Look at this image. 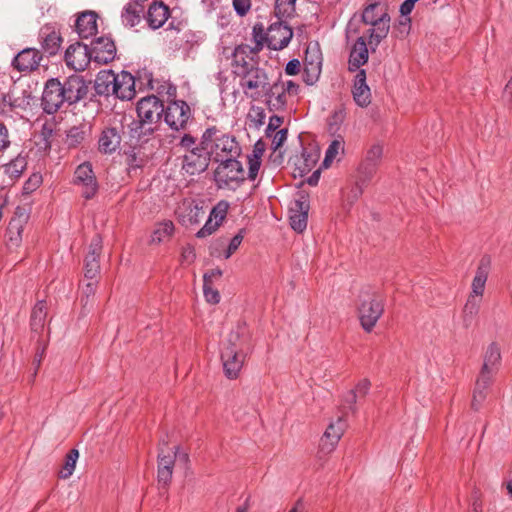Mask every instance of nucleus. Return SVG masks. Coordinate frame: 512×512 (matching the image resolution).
Masks as SVG:
<instances>
[{
    "label": "nucleus",
    "mask_w": 512,
    "mask_h": 512,
    "mask_svg": "<svg viewBox=\"0 0 512 512\" xmlns=\"http://www.w3.org/2000/svg\"><path fill=\"white\" fill-rule=\"evenodd\" d=\"M501 349L496 342L490 343L483 355V364L477 377L471 407L479 410L481 404L486 399L487 390L491 386L493 379L501 366Z\"/></svg>",
    "instance_id": "obj_1"
},
{
    "label": "nucleus",
    "mask_w": 512,
    "mask_h": 512,
    "mask_svg": "<svg viewBox=\"0 0 512 512\" xmlns=\"http://www.w3.org/2000/svg\"><path fill=\"white\" fill-rule=\"evenodd\" d=\"M202 144L206 146L211 160L215 163L226 158H239L241 146L236 138L224 133L216 126H210L202 133Z\"/></svg>",
    "instance_id": "obj_2"
},
{
    "label": "nucleus",
    "mask_w": 512,
    "mask_h": 512,
    "mask_svg": "<svg viewBox=\"0 0 512 512\" xmlns=\"http://www.w3.org/2000/svg\"><path fill=\"white\" fill-rule=\"evenodd\" d=\"M359 320L366 332H371L384 313V297L376 290L366 287L359 295Z\"/></svg>",
    "instance_id": "obj_3"
},
{
    "label": "nucleus",
    "mask_w": 512,
    "mask_h": 512,
    "mask_svg": "<svg viewBox=\"0 0 512 512\" xmlns=\"http://www.w3.org/2000/svg\"><path fill=\"white\" fill-rule=\"evenodd\" d=\"M378 6L377 3H370L362 13V21L372 26V28L367 31V34L368 44L373 52L381 41L387 37L390 30V16L387 13L377 15L375 10Z\"/></svg>",
    "instance_id": "obj_4"
},
{
    "label": "nucleus",
    "mask_w": 512,
    "mask_h": 512,
    "mask_svg": "<svg viewBox=\"0 0 512 512\" xmlns=\"http://www.w3.org/2000/svg\"><path fill=\"white\" fill-rule=\"evenodd\" d=\"M245 172L238 158H226L218 162L214 171V180L219 188H231L239 186L245 181Z\"/></svg>",
    "instance_id": "obj_5"
},
{
    "label": "nucleus",
    "mask_w": 512,
    "mask_h": 512,
    "mask_svg": "<svg viewBox=\"0 0 512 512\" xmlns=\"http://www.w3.org/2000/svg\"><path fill=\"white\" fill-rule=\"evenodd\" d=\"M239 78L244 93L252 98H258L260 93H263L269 85L267 72L260 68L258 64L243 73Z\"/></svg>",
    "instance_id": "obj_6"
},
{
    "label": "nucleus",
    "mask_w": 512,
    "mask_h": 512,
    "mask_svg": "<svg viewBox=\"0 0 512 512\" xmlns=\"http://www.w3.org/2000/svg\"><path fill=\"white\" fill-rule=\"evenodd\" d=\"M164 121L173 130L179 131L186 128L192 116L190 106L183 100H175L164 107Z\"/></svg>",
    "instance_id": "obj_7"
},
{
    "label": "nucleus",
    "mask_w": 512,
    "mask_h": 512,
    "mask_svg": "<svg viewBox=\"0 0 512 512\" xmlns=\"http://www.w3.org/2000/svg\"><path fill=\"white\" fill-rule=\"evenodd\" d=\"M210 161L211 157L206 146L202 144L201 138L198 148L182 156V170L191 176L199 175L208 169Z\"/></svg>",
    "instance_id": "obj_8"
},
{
    "label": "nucleus",
    "mask_w": 512,
    "mask_h": 512,
    "mask_svg": "<svg viewBox=\"0 0 512 512\" xmlns=\"http://www.w3.org/2000/svg\"><path fill=\"white\" fill-rule=\"evenodd\" d=\"M267 35L268 49L280 51L289 45L293 37V30L282 19H279L268 26Z\"/></svg>",
    "instance_id": "obj_9"
},
{
    "label": "nucleus",
    "mask_w": 512,
    "mask_h": 512,
    "mask_svg": "<svg viewBox=\"0 0 512 512\" xmlns=\"http://www.w3.org/2000/svg\"><path fill=\"white\" fill-rule=\"evenodd\" d=\"M64 60L70 69L74 71H84L90 62L93 61V58L86 44L76 42L66 49Z\"/></svg>",
    "instance_id": "obj_10"
},
{
    "label": "nucleus",
    "mask_w": 512,
    "mask_h": 512,
    "mask_svg": "<svg viewBox=\"0 0 512 512\" xmlns=\"http://www.w3.org/2000/svg\"><path fill=\"white\" fill-rule=\"evenodd\" d=\"M136 111L139 119L152 122L159 126L160 119L164 112V104L157 96L150 95L138 101Z\"/></svg>",
    "instance_id": "obj_11"
},
{
    "label": "nucleus",
    "mask_w": 512,
    "mask_h": 512,
    "mask_svg": "<svg viewBox=\"0 0 512 512\" xmlns=\"http://www.w3.org/2000/svg\"><path fill=\"white\" fill-rule=\"evenodd\" d=\"M74 183L82 186V196L92 199L98 191V183L89 162L80 164L74 172Z\"/></svg>",
    "instance_id": "obj_12"
},
{
    "label": "nucleus",
    "mask_w": 512,
    "mask_h": 512,
    "mask_svg": "<svg viewBox=\"0 0 512 512\" xmlns=\"http://www.w3.org/2000/svg\"><path fill=\"white\" fill-rule=\"evenodd\" d=\"M309 208V199L305 195H300L299 198L291 202L289 207V220L291 228L294 231L302 233L306 229Z\"/></svg>",
    "instance_id": "obj_13"
},
{
    "label": "nucleus",
    "mask_w": 512,
    "mask_h": 512,
    "mask_svg": "<svg viewBox=\"0 0 512 512\" xmlns=\"http://www.w3.org/2000/svg\"><path fill=\"white\" fill-rule=\"evenodd\" d=\"M173 454L165 455L163 449H159L157 457V482L160 488L167 489L171 483L175 460L180 447L174 448Z\"/></svg>",
    "instance_id": "obj_14"
},
{
    "label": "nucleus",
    "mask_w": 512,
    "mask_h": 512,
    "mask_svg": "<svg viewBox=\"0 0 512 512\" xmlns=\"http://www.w3.org/2000/svg\"><path fill=\"white\" fill-rule=\"evenodd\" d=\"M222 349L249 353L252 350L251 334L245 323H238L230 333Z\"/></svg>",
    "instance_id": "obj_15"
},
{
    "label": "nucleus",
    "mask_w": 512,
    "mask_h": 512,
    "mask_svg": "<svg viewBox=\"0 0 512 512\" xmlns=\"http://www.w3.org/2000/svg\"><path fill=\"white\" fill-rule=\"evenodd\" d=\"M89 52L94 62L107 64L115 59L116 45L111 38L101 36L91 42Z\"/></svg>",
    "instance_id": "obj_16"
},
{
    "label": "nucleus",
    "mask_w": 512,
    "mask_h": 512,
    "mask_svg": "<svg viewBox=\"0 0 512 512\" xmlns=\"http://www.w3.org/2000/svg\"><path fill=\"white\" fill-rule=\"evenodd\" d=\"M157 125L142 119H133L127 127V134L130 145H141L149 141L151 136L158 130Z\"/></svg>",
    "instance_id": "obj_17"
},
{
    "label": "nucleus",
    "mask_w": 512,
    "mask_h": 512,
    "mask_svg": "<svg viewBox=\"0 0 512 512\" xmlns=\"http://www.w3.org/2000/svg\"><path fill=\"white\" fill-rule=\"evenodd\" d=\"M41 106L47 114H54L63 106V98H59L58 93V78H50L45 83Z\"/></svg>",
    "instance_id": "obj_18"
},
{
    "label": "nucleus",
    "mask_w": 512,
    "mask_h": 512,
    "mask_svg": "<svg viewBox=\"0 0 512 512\" xmlns=\"http://www.w3.org/2000/svg\"><path fill=\"white\" fill-rule=\"evenodd\" d=\"M347 422L343 416H339L335 422H331L321 438L320 447L325 453L332 452L341 439Z\"/></svg>",
    "instance_id": "obj_19"
},
{
    "label": "nucleus",
    "mask_w": 512,
    "mask_h": 512,
    "mask_svg": "<svg viewBox=\"0 0 512 512\" xmlns=\"http://www.w3.org/2000/svg\"><path fill=\"white\" fill-rule=\"evenodd\" d=\"M248 353L233 351L230 349H222L221 360L223 363V369L225 375L229 379H235L238 377L241 371L245 358Z\"/></svg>",
    "instance_id": "obj_20"
},
{
    "label": "nucleus",
    "mask_w": 512,
    "mask_h": 512,
    "mask_svg": "<svg viewBox=\"0 0 512 512\" xmlns=\"http://www.w3.org/2000/svg\"><path fill=\"white\" fill-rule=\"evenodd\" d=\"M39 40L43 52L48 56L56 55L63 41L60 32L50 24H46L40 29Z\"/></svg>",
    "instance_id": "obj_21"
},
{
    "label": "nucleus",
    "mask_w": 512,
    "mask_h": 512,
    "mask_svg": "<svg viewBox=\"0 0 512 512\" xmlns=\"http://www.w3.org/2000/svg\"><path fill=\"white\" fill-rule=\"evenodd\" d=\"M123 134V126L106 127L102 130L99 140L98 149L103 154L114 153L121 144Z\"/></svg>",
    "instance_id": "obj_22"
},
{
    "label": "nucleus",
    "mask_w": 512,
    "mask_h": 512,
    "mask_svg": "<svg viewBox=\"0 0 512 512\" xmlns=\"http://www.w3.org/2000/svg\"><path fill=\"white\" fill-rule=\"evenodd\" d=\"M42 60V54L35 48H25L13 59V67L20 72L36 70Z\"/></svg>",
    "instance_id": "obj_23"
},
{
    "label": "nucleus",
    "mask_w": 512,
    "mask_h": 512,
    "mask_svg": "<svg viewBox=\"0 0 512 512\" xmlns=\"http://www.w3.org/2000/svg\"><path fill=\"white\" fill-rule=\"evenodd\" d=\"M62 84L68 97L69 106L76 104L87 95L88 86L82 76H69Z\"/></svg>",
    "instance_id": "obj_24"
},
{
    "label": "nucleus",
    "mask_w": 512,
    "mask_h": 512,
    "mask_svg": "<svg viewBox=\"0 0 512 512\" xmlns=\"http://www.w3.org/2000/svg\"><path fill=\"white\" fill-rule=\"evenodd\" d=\"M491 268V259L489 256H483L478 264L475 276L471 284L469 296L481 298L484 294L485 285Z\"/></svg>",
    "instance_id": "obj_25"
},
{
    "label": "nucleus",
    "mask_w": 512,
    "mask_h": 512,
    "mask_svg": "<svg viewBox=\"0 0 512 512\" xmlns=\"http://www.w3.org/2000/svg\"><path fill=\"white\" fill-rule=\"evenodd\" d=\"M352 95L355 103L361 108H365L371 103V90L367 85L364 69L359 70L354 77Z\"/></svg>",
    "instance_id": "obj_26"
},
{
    "label": "nucleus",
    "mask_w": 512,
    "mask_h": 512,
    "mask_svg": "<svg viewBox=\"0 0 512 512\" xmlns=\"http://www.w3.org/2000/svg\"><path fill=\"white\" fill-rule=\"evenodd\" d=\"M114 95L121 100H131L136 94L135 79L127 71L115 74Z\"/></svg>",
    "instance_id": "obj_27"
},
{
    "label": "nucleus",
    "mask_w": 512,
    "mask_h": 512,
    "mask_svg": "<svg viewBox=\"0 0 512 512\" xmlns=\"http://www.w3.org/2000/svg\"><path fill=\"white\" fill-rule=\"evenodd\" d=\"M258 62L247 53V47L238 45L232 53V72L235 76L239 77L246 71L257 65Z\"/></svg>",
    "instance_id": "obj_28"
},
{
    "label": "nucleus",
    "mask_w": 512,
    "mask_h": 512,
    "mask_svg": "<svg viewBox=\"0 0 512 512\" xmlns=\"http://www.w3.org/2000/svg\"><path fill=\"white\" fill-rule=\"evenodd\" d=\"M365 37H358L355 41L349 55L348 69L351 72H358L361 66L367 63L369 50Z\"/></svg>",
    "instance_id": "obj_29"
},
{
    "label": "nucleus",
    "mask_w": 512,
    "mask_h": 512,
    "mask_svg": "<svg viewBox=\"0 0 512 512\" xmlns=\"http://www.w3.org/2000/svg\"><path fill=\"white\" fill-rule=\"evenodd\" d=\"M97 18L98 15L94 11L82 12L77 17L75 28L80 38L87 39L96 35L98 31Z\"/></svg>",
    "instance_id": "obj_30"
},
{
    "label": "nucleus",
    "mask_w": 512,
    "mask_h": 512,
    "mask_svg": "<svg viewBox=\"0 0 512 512\" xmlns=\"http://www.w3.org/2000/svg\"><path fill=\"white\" fill-rule=\"evenodd\" d=\"M263 94L267 99L270 110H281L285 108L287 99L282 82L277 81L272 85L269 83L268 88L263 91Z\"/></svg>",
    "instance_id": "obj_31"
},
{
    "label": "nucleus",
    "mask_w": 512,
    "mask_h": 512,
    "mask_svg": "<svg viewBox=\"0 0 512 512\" xmlns=\"http://www.w3.org/2000/svg\"><path fill=\"white\" fill-rule=\"evenodd\" d=\"M322 69V57L319 54L309 55L306 52L303 69V81L307 85L315 84L321 74Z\"/></svg>",
    "instance_id": "obj_32"
},
{
    "label": "nucleus",
    "mask_w": 512,
    "mask_h": 512,
    "mask_svg": "<svg viewBox=\"0 0 512 512\" xmlns=\"http://www.w3.org/2000/svg\"><path fill=\"white\" fill-rule=\"evenodd\" d=\"M169 16V8L162 2L152 3L147 11L146 20L150 28L158 29L163 26Z\"/></svg>",
    "instance_id": "obj_33"
},
{
    "label": "nucleus",
    "mask_w": 512,
    "mask_h": 512,
    "mask_svg": "<svg viewBox=\"0 0 512 512\" xmlns=\"http://www.w3.org/2000/svg\"><path fill=\"white\" fill-rule=\"evenodd\" d=\"M319 160V151L315 148H303L302 154L296 159L295 165L301 176L309 173Z\"/></svg>",
    "instance_id": "obj_34"
},
{
    "label": "nucleus",
    "mask_w": 512,
    "mask_h": 512,
    "mask_svg": "<svg viewBox=\"0 0 512 512\" xmlns=\"http://www.w3.org/2000/svg\"><path fill=\"white\" fill-rule=\"evenodd\" d=\"M115 73L112 71L101 72L95 80V91L98 95H114Z\"/></svg>",
    "instance_id": "obj_35"
},
{
    "label": "nucleus",
    "mask_w": 512,
    "mask_h": 512,
    "mask_svg": "<svg viewBox=\"0 0 512 512\" xmlns=\"http://www.w3.org/2000/svg\"><path fill=\"white\" fill-rule=\"evenodd\" d=\"M143 15V8L127 3L121 13L122 23L125 27L132 28L141 22Z\"/></svg>",
    "instance_id": "obj_36"
},
{
    "label": "nucleus",
    "mask_w": 512,
    "mask_h": 512,
    "mask_svg": "<svg viewBox=\"0 0 512 512\" xmlns=\"http://www.w3.org/2000/svg\"><path fill=\"white\" fill-rule=\"evenodd\" d=\"M175 226L171 220H164L156 224L151 235V243H162L168 241L174 234Z\"/></svg>",
    "instance_id": "obj_37"
},
{
    "label": "nucleus",
    "mask_w": 512,
    "mask_h": 512,
    "mask_svg": "<svg viewBox=\"0 0 512 512\" xmlns=\"http://www.w3.org/2000/svg\"><path fill=\"white\" fill-rule=\"evenodd\" d=\"M47 316V305L46 302L41 300L38 301L32 309L30 317L31 329L35 332L42 331Z\"/></svg>",
    "instance_id": "obj_38"
},
{
    "label": "nucleus",
    "mask_w": 512,
    "mask_h": 512,
    "mask_svg": "<svg viewBox=\"0 0 512 512\" xmlns=\"http://www.w3.org/2000/svg\"><path fill=\"white\" fill-rule=\"evenodd\" d=\"M481 305V298L468 296L463 308V323L465 327L471 326L477 317Z\"/></svg>",
    "instance_id": "obj_39"
},
{
    "label": "nucleus",
    "mask_w": 512,
    "mask_h": 512,
    "mask_svg": "<svg viewBox=\"0 0 512 512\" xmlns=\"http://www.w3.org/2000/svg\"><path fill=\"white\" fill-rule=\"evenodd\" d=\"M78 457H79V451L77 449H71L67 453V455L65 457L64 465L62 466L61 470L59 471L60 478L67 479L73 474Z\"/></svg>",
    "instance_id": "obj_40"
},
{
    "label": "nucleus",
    "mask_w": 512,
    "mask_h": 512,
    "mask_svg": "<svg viewBox=\"0 0 512 512\" xmlns=\"http://www.w3.org/2000/svg\"><path fill=\"white\" fill-rule=\"evenodd\" d=\"M87 135L85 126H73L67 132L66 143L68 147H77L81 144Z\"/></svg>",
    "instance_id": "obj_41"
},
{
    "label": "nucleus",
    "mask_w": 512,
    "mask_h": 512,
    "mask_svg": "<svg viewBox=\"0 0 512 512\" xmlns=\"http://www.w3.org/2000/svg\"><path fill=\"white\" fill-rule=\"evenodd\" d=\"M27 167V161L24 157H17L8 163L5 167V173L12 179L19 178Z\"/></svg>",
    "instance_id": "obj_42"
},
{
    "label": "nucleus",
    "mask_w": 512,
    "mask_h": 512,
    "mask_svg": "<svg viewBox=\"0 0 512 512\" xmlns=\"http://www.w3.org/2000/svg\"><path fill=\"white\" fill-rule=\"evenodd\" d=\"M296 0H275V15L278 19L291 16L295 12Z\"/></svg>",
    "instance_id": "obj_43"
},
{
    "label": "nucleus",
    "mask_w": 512,
    "mask_h": 512,
    "mask_svg": "<svg viewBox=\"0 0 512 512\" xmlns=\"http://www.w3.org/2000/svg\"><path fill=\"white\" fill-rule=\"evenodd\" d=\"M100 271L99 258L94 256H86L84 263V276L89 280H96Z\"/></svg>",
    "instance_id": "obj_44"
},
{
    "label": "nucleus",
    "mask_w": 512,
    "mask_h": 512,
    "mask_svg": "<svg viewBox=\"0 0 512 512\" xmlns=\"http://www.w3.org/2000/svg\"><path fill=\"white\" fill-rule=\"evenodd\" d=\"M340 150H344L343 141L338 139L333 140L326 150L325 158L323 160L322 165L325 168H328L334 161Z\"/></svg>",
    "instance_id": "obj_45"
},
{
    "label": "nucleus",
    "mask_w": 512,
    "mask_h": 512,
    "mask_svg": "<svg viewBox=\"0 0 512 512\" xmlns=\"http://www.w3.org/2000/svg\"><path fill=\"white\" fill-rule=\"evenodd\" d=\"M377 169L378 165L363 160L358 168L360 181L363 183L370 181L376 174Z\"/></svg>",
    "instance_id": "obj_46"
},
{
    "label": "nucleus",
    "mask_w": 512,
    "mask_h": 512,
    "mask_svg": "<svg viewBox=\"0 0 512 512\" xmlns=\"http://www.w3.org/2000/svg\"><path fill=\"white\" fill-rule=\"evenodd\" d=\"M357 395H356V391H348L347 394L344 396V399H343V403L341 405V413L344 418L345 416L351 412V413H356V402H357Z\"/></svg>",
    "instance_id": "obj_47"
},
{
    "label": "nucleus",
    "mask_w": 512,
    "mask_h": 512,
    "mask_svg": "<svg viewBox=\"0 0 512 512\" xmlns=\"http://www.w3.org/2000/svg\"><path fill=\"white\" fill-rule=\"evenodd\" d=\"M10 86L11 79L6 75L0 76V104L11 105V97L8 92Z\"/></svg>",
    "instance_id": "obj_48"
},
{
    "label": "nucleus",
    "mask_w": 512,
    "mask_h": 512,
    "mask_svg": "<svg viewBox=\"0 0 512 512\" xmlns=\"http://www.w3.org/2000/svg\"><path fill=\"white\" fill-rule=\"evenodd\" d=\"M43 178L40 173H33L23 185V193L31 194L42 184Z\"/></svg>",
    "instance_id": "obj_49"
},
{
    "label": "nucleus",
    "mask_w": 512,
    "mask_h": 512,
    "mask_svg": "<svg viewBox=\"0 0 512 512\" xmlns=\"http://www.w3.org/2000/svg\"><path fill=\"white\" fill-rule=\"evenodd\" d=\"M382 156H383V147L380 144H374L367 151L364 160L369 163H374L379 166Z\"/></svg>",
    "instance_id": "obj_50"
},
{
    "label": "nucleus",
    "mask_w": 512,
    "mask_h": 512,
    "mask_svg": "<svg viewBox=\"0 0 512 512\" xmlns=\"http://www.w3.org/2000/svg\"><path fill=\"white\" fill-rule=\"evenodd\" d=\"M228 203L226 201H220L210 212L209 217H211L216 222H219V224L222 223L224 218L226 217L227 210H228Z\"/></svg>",
    "instance_id": "obj_51"
},
{
    "label": "nucleus",
    "mask_w": 512,
    "mask_h": 512,
    "mask_svg": "<svg viewBox=\"0 0 512 512\" xmlns=\"http://www.w3.org/2000/svg\"><path fill=\"white\" fill-rule=\"evenodd\" d=\"M261 166L259 154H251L248 156V179L255 180Z\"/></svg>",
    "instance_id": "obj_52"
},
{
    "label": "nucleus",
    "mask_w": 512,
    "mask_h": 512,
    "mask_svg": "<svg viewBox=\"0 0 512 512\" xmlns=\"http://www.w3.org/2000/svg\"><path fill=\"white\" fill-rule=\"evenodd\" d=\"M244 238V230L241 229L230 241L224 252V258L228 259L239 248Z\"/></svg>",
    "instance_id": "obj_53"
},
{
    "label": "nucleus",
    "mask_w": 512,
    "mask_h": 512,
    "mask_svg": "<svg viewBox=\"0 0 512 512\" xmlns=\"http://www.w3.org/2000/svg\"><path fill=\"white\" fill-rule=\"evenodd\" d=\"M203 293L206 301L211 304H218L220 302V294L213 284L203 283Z\"/></svg>",
    "instance_id": "obj_54"
},
{
    "label": "nucleus",
    "mask_w": 512,
    "mask_h": 512,
    "mask_svg": "<svg viewBox=\"0 0 512 512\" xmlns=\"http://www.w3.org/2000/svg\"><path fill=\"white\" fill-rule=\"evenodd\" d=\"M252 39L254 42L260 41L266 43V47L268 48L267 29H265L262 23L254 24L252 28Z\"/></svg>",
    "instance_id": "obj_55"
},
{
    "label": "nucleus",
    "mask_w": 512,
    "mask_h": 512,
    "mask_svg": "<svg viewBox=\"0 0 512 512\" xmlns=\"http://www.w3.org/2000/svg\"><path fill=\"white\" fill-rule=\"evenodd\" d=\"M232 6L238 16L244 17L251 9L252 0H232Z\"/></svg>",
    "instance_id": "obj_56"
},
{
    "label": "nucleus",
    "mask_w": 512,
    "mask_h": 512,
    "mask_svg": "<svg viewBox=\"0 0 512 512\" xmlns=\"http://www.w3.org/2000/svg\"><path fill=\"white\" fill-rule=\"evenodd\" d=\"M178 146L181 148V149H184L185 150V153H188L190 152L191 150H194L195 148H198V144H197V138H195L194 136H192L191 134H184L181 139H180V142L178 144Z\"/></svg>",
    "instance_id": "obj_57"
},
{
    "label": "nucleus",
    "mask_w": 512,
    "mask_h": 512,
    "mask_svg": "<svg viewBox=\"0 0 512 512\" xmlns=\"http://www.w3.org/2000/svg\"><path fill=\"white\" fill-rule=\"evenodd\" d=\"M220 226L219 222H216L211 217L208 218L205 225L197 232L198 238H204L211 235Z\"/></svg>",
    "instance_id": "obj_58"
},
{
    "label": "nucleus",
    "mask_w": 512,
    "mask_h": 512,
    "mask_svg": "<svg viewBox=\"0 0 512 512\" xmlns=\"http://www.w3.org/2000/svg\"><path fill=\"white\" fill-rule=\"evenodd\" d=\"M10 144L9 131L6 125L0 122V154L9 148Z\"/></svg>",
    "instance_id": "obj_59"
},
{
    "label": "nucleus",
    "mask_w": 512,
    "mask_h": 512,
    "mask_svg": "<svg viewBox=\"0 0 512 512\" xmlns=\"http://www.w3.org/2000/svg\"><path fill=\"white\" fill-rule=\"evenodd\" d=\"M288 130L286 128L277 131L272 140V149L278 150L287 139Z\"/></svg>",
    "instance_id": "obj_60"
},
{
    "label": "nucleus",
    "mask_w": 512,
    "mask_h": 512,
    "mask_svg": "<svg viewBox=\"0 0 512 512\" xmlns=\"http://www.w3.org/2000/svg\"><path fill=\"white\" fill-rule=\"evenodd\" d=\"M370 387L371 382L368 379L364 378L357 383V385L355 386L354 389H352V391H356V395L359 397H365L368 394Z\"/></svg>",
    "instance_id": "obj_61"
},
{
    "label": "nucleus",
    "mask_w": 512,
    "mask_h": 512,
    "mask_svg": "<svg viewBox=\"0 0 512 512\" xmlns=\"http://www.w3.org/2000/svg\"><path fill=\"white\" fill-rule=\"evenodd\" d=\"M101 249H102L101 238L99 235H96L91 241L90 250H89L87 256H94V257L99 258Z\"/></svg>",
    "instance_id": "obj_62"
},
{
    "label": "nucleus",
    "mask_w": 512,
    "mask_h": 512,
    "mask_svg": "<svg viewBox=\"0 0 512 512\" xmlns=\"http://www.w3.org/2000/svg\"><path fill=\"white\" fill-rule=\"evenodd\" d=\"M96 285L97 280H90L83 288H82V295L86 297V301H88V298L90 296H94L96 292ZM87 305V302H85L84 306Z\"/></svg>",
    "instance_id": "obj_63"
},
{
    "label": "nucleus",
    "mask_w": 512,
    "mask_h": 512,
    "mask_svg": "<svg viewBox=\"0 0 512 512\" xmlns=\"http://www.w3.org/2000/svg\"><path fill=\"white\" fill-rule=\"evenodd\" d=\"M301 63L298 59L290 60L285 67L287 75H297L300 72Z\"/></svg>",
    "instance_id": "obj_64"
}]
</instances>
